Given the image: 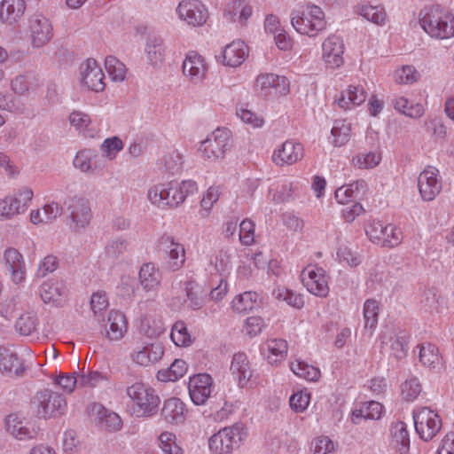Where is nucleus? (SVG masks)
<instances>
[{
    "label": "nucleus",
    "mask_w": 454,
    "mask_h": 454,
    "mask_svg": "<svg viewBox=\"0 0 454 454\" xmlns=\"http://www.w3.org/2000/svg\"><path fill=\"white\" fill-rule=\"evenodd\" d=\"M198 190V184L193 180L187 179L181 182L172 180L150 185L146 192V198L159 209H174L182 205L187 197L197 193Z\"/></svg>",
    "instance_id": "obj_1"
},
{
    "label": "nucleus",
    "mask_w": 454,
    "mask_h": 454,
    "mask_svg": "<svg viewBox=\"0 0 454 454\" xmlns=\"http://www.w3.org/2000/svg\"><path fill=\"white\" fill-rule=\"evenodd\" d=\"M418 19L421 28L431 38L448 40L454 37V15L440 5L424 6Z\"/></svg>",
    "instance_id": "obj_2"
},
{
    "label": "nucleus",
    "mask_w": 454,
    "mask_h": 454,
    "mask_svg": "<svg viewBox=\"0 0 454 454\" xmlns=\"http://www.w3.org/2000/svg\"><path fill=\"white\" fill-rule=\"evenodd\" d=\"M125 392L132 416L140 419L155 414L160 400L149 385L140 380L135 381L126 387Z\"/></svg>",
    "instance_id": "obj_3"
},
{
    "label": "nucleus",
    "mask_w": 454,
    "mask_h": 454,
    "mask_svg": "<svg viewBox=\"0 0 454 454\" xmlns=\"http://www.w3.org/2000/svg\"><path fill=\"white\" fill-rule=\"evenodd\" d=\"M294 30L309 37H315L326 29L327 21L323 9L316 4H307L291 14Z\"/></svg>",
    "instance_id": "obj_4"
},
{
    "label": "nucleus",
    "mask_w": 454,
    "mask_h": 454,
    "mask_svg": "<svg viewBox=\"0 0 454 454\" xmlns=\"http://www.w3.org/2000/svg\"><path fill=\"white\" fill-rule=\"evenodd\" d=\"M30 77L27 74H17L10 80L12 94L0 90V110L12 114H23L27 110L24 98L30 91Z\"/></svg>",
    "instance_id": "obj_5"
},
{
    "label": "nucleus",
    "mask_w": 454,
    "mask_h": 454,
    "mask_svg": "<svg viewBox=\"0 0 454 454\" xmlns=\"http://www.w3.org/2000/svg\"><path fill=\"white\" fill-rule=\"evenodd\" d=\"M246 437V427L240 423H236L211 435L208 439V447L212 454H231L240 446Z\"/></svg>",
    "instance_id": "obj_6"
},
{
    "label": "nucleus",
    "mask_w": 454,
    "mask_h": 454,
    "mask_svg": "<svg viewBox=\"0 0 454 454\" xmlns=\"http://www.w3.org/2000/svg\"><path fill=\"white\" fill-rule=\"evenodd\" d=\"M232 146L231 133L227 129H216L206 139L200 142L198 153L209 161H218Z\"/></svg>",
    "instance_id": "obj_7"
},
{
    "label": "nucleus",
    "mask_w": 454,
    "mask_h": 454,
    "mask_svg": "<svg viewBox=\"0 0 454 454\" xmlns=\"http://www.w3.org/2000/svg\"><path fill=\"white\" fill-rule=\"evenodd\" d=\"M254 93L266 100H276L290 92V81L274 73L259 74L254 83Z\"/></svg>",
    "instance_id": "obj_8"
},
{
    "label": "nucleus",
    "mask_w": 454,
    "mask_h": 454,
    "mask_svg": "<svg viewBox=\"0 0 454 454\" xmlns=\"http://www.w3.org/2000/svg\"><path fill=\"white\" fill-rule=\"evenodd\" d=\"M32 407L38 418L47 419L63 414L67 402L60 394L44 389L35 395Z\"/></svg>",
    "instance_id": "obj_9"
},
{
    "label": "nucleus",
    "mask_w": 454,
    "mask_h": 454,
    "mask_svg": "<svg viewBox=\"0 0 454 454\" xmlns=\"http://www.w3.org/2000/svg\"><path fill=\"white\" fill-rule=\"evenodd\" d=\"M412 415L416 433L424 441L432 440L442 428L441 417L428 407L417 408Z\"/></svg>",
    "instance_id": "obj_10"
},
{
    "label": "nucleus",
    "mask_w": 454,
    "mask_h": 454,
    "mask_svg": "<svg viewBox=\"0 0 454 454\" xmlns=\"http://www.w3.org/2000/svg\"><path fill=\"white\" fill-rule=\"evenodd\" d=\"M304 287L311 294L325 298L329 294V276L317 265H308L301 274Z\"/></svg>",
    "instance_id": "obj_11"
},
{
    "label": "nucleus",
    "mask_w": 454,
    "mask_h": 454,
    "mask_svg": "<svg viewBox=\"0 0 454 454\" xmlns=\"http://www.w3.org/2000/svg\"><path fill=\"white\" fill-rule=\"evenodd\" d=\"M178 19L186 25L197 27L206 24L208 11L200 0H182L176 9Z\"/></svg>",
    "instance_id": "obj_12"
},
{
    "label": "nucleus",
    "mask_w": 454,
    "mask_h": 454,
    "mask_svg": "<svg viewBox=\"0 0 454 454\" xmlns=\"http://www.w3.org/2000/svg\"><path fill=\"white\" fill-rule=\"evenodd\" d=\"M27 31L33 48L45 46L53 36V27L51 21L41 13H35L28 18Z\"/></svg>",
    "instance_id": "obj_13"
},
{
    "label": "nucleus",
    "mask_w": 454,
    "mask_h": 454,
    "mask_svg": "<svg viewBox=\"0 0 454 454\" xmlns=\"http://www.w3.org/2000/svg\"><path fill=\"white\" fill-rule=\"evenodd\" d=\"M69 212V228L72 231L80 232L90 223L91 209L88 199L75 196L70 200L67 205Z\"/></svg>",
    "instance_id": "obj_14"
},
{
    "label": "nucleus",
    "mask_w": 454,
    "mask_h": 454,
    "mask_svg": "<svg viewBox=\"0 0 454 454\" xmlns=\"http://www.w3.org/2000/svg\"><path fill=\"white\" fill-rule=\"evenodd\" d=\"M418 188L424 201L434 200L442 189L440 171L432 166L425 168L418 176Z\"/></svg>",
    "instance_id": "obj_15"
},
{
    "label": "nucleus",
    "mask_w": 454,
    "mask_h": 454,
    "mask_svg": "<svg viewBox=\"0 0 454 454\" xmlns=\"http://www.w3.org/2000/svg\"><path fill=\"white\" fill-rule=\"evenodd\" d=\"M208 72V63L205 57L195 51H189L182 63L184 78L194 84L204 81Z\"/></svg>",
    "instance_id": "obj_16"
},
{
    "label": "nucleus",
    "mask_w": 454,
    "mask_h": 454,
    "mask_svg": "<svg viewBox=\"0 0 454 454\" xmlns=\"http://www.w3.org/2000/svg\"><path fill=\"white\" fill-rule=\"evenodd\" d=\"M81 85L91 91L101 92L106 88L105 74L94 59H88L80 66Z\"/></svg>",
    "instance_id": "obj_17"
},
{
    "label": "nucleus",
    "mask_w": 454,
    "mask_h": 454,
    "mask_svg": "<svg viewBox=\"0 0 454 454\" xmlns=\"http://www.w3.org/2000/svg\"><path fill=\"white\" fill-rule=\"evenodd\" d=\"M304 156L303 145L294 139H287L278 145L271 155L277 166H290L300 161Z\"/></svg>",
    "instance_id": "obj_18"
},
{
    "label": "nucleus",
    "mask_w": 454,
    "mask_h": 454,
    "mask_svg": "<svg viewBox=\"0 0 454 454\" xmlns=\"http://www.w3.org/2000/svg\"><path fill=\"white\" fill-rule=\"evenodd\" d=\"M322 60L331 69L340 67L344 64L345 44L341 37L328 35L322 43Z\"/></svg>",
    "instance_id": "obj_19"
},
{
    "label": "nucleus",
    "mask_w": 454,
    "mask_h": 454,
    "mask_svg": "<svg viewBox=\"0 0 454 454\" xmlns=\"http://www.w3.org/2000/svg\"><path fill=\"white\" fill-rule=\"evenodd\" d=\"M159 247L167 255L166 263L169 270L176 271L183 268L186 261V252L183 244L173 236L163 235L159 239Z\"/></svg>",
    "instance_id": "obj_20"
},
{
    "label": "nucleus",
    "mask_w": 454,
    "mask_h": 454,
    "mask_svg": "<svg viewBox=\"0 0 454 454\" xmlns=\"http://www.w3.org/2000/svg\"><path fill=\"white\" fill-rule=\"evenodd\" d=\"M214 387L213 378L207 373H198L189 379L188 391L195 405H204L210 397Z\"/></svg>",
    "instance_id": "obj_21"
},
{
    "label": "nucleus",
    "mask_w": 454,
    "mask_h": 454,
    "mask_svg": "<svg viewBox=\"0 0 454 454\" xmlns=\"http://www.w3.org/2000/svg\"><path fill=\"white\" fill-rule=\"evenodd\" d=\"M74 167L86 175H93L105 169V160L99 153L90 148L80 150L73 160Z\"/></svg>",
    "instance_id": "obj_22"
},
{
    "label": "nucleus",
    "mask_w": 454,
    "mask_h": 454,
    "mask_svg": "<svg viewBox=\"0 0 454 454\" xmlns=\"http://www.w3.org/2000/svg\"><path fill=\"white\" fill-rule=\"evenodd\" d=\"M164 355V347L161 343H142L137 345L130 353V359L140 366H149L159 362Z\"/></svg>",
    "instance_id": "obj_23"
},
{
    "label": "nucleus",
    "mask_w": 454,
    "mask_h": 454,
    "mask_svg": "<svg viewBox=\"0 0 454 454\" xmlns=\"http://www.w3.org/2000/svg\"><path fill=\"white\" fill-rule=\"evenodd\" d=\"M231 253L228 249H219L207 257L205 271L210 276L226 278L232 270Z\"/></svg>",
    "instance_id": "obj_24"
},
{
    "label": "nucleus",
    "mask_w": 454,
    "mask_h": 454,
    "mask_svg": "<svg viewBox=\"0 0 454 454\" xmlns=\"http://www.w3.org/2000/svg\"><path fill=\"white\" fill-rule=\"evenodd\" d=\"M5 428L9 434L19 441L34 440L40 431L38 427L25 421L18 414H10L6 417Z\"/></svg>",
    "instance_id": "obj_25"
},
{
    "label": "nucleus",
    "mask_w": 454,
    "mask_h": 454,
    "mask_svg": "<svg viewBox=\"0 0 454 454\" xmlns=\"http://www.w3.org/2000/svg\"><path fill=\"white\" fill-rule=\"evenodd\" d=\"M128 320L120 310H111L107 317V322L104 325L102 334L109 342L121 340L128 333Z\"/></svg>",
    "instance_id": "obj_26"
},
{
    "label": "nucleus",
    "mask_w": 454,
    "mask_h": 454,
    "mask_svg": "<svg viewBox=\"0 0 454 454\" xmlns=\"http://www.w3.org/2000/svg\"><path fill=\"white\" fill-rule=\"evenodd\" d=\"M26 10L25 0H1L0 23L10 27H17L23 20Z\"/></svg>",
    "instance_id": "obj_27"
},
{
    "label": "nucleus",
    "mask_w": 454,
    "mask_h": 454,
    "mask_svg": "<svg viewBox=\"0 0 454 454\" xmlns=\"http://www.w3.org/2000/svg\"><path fill=\"white\" fill-rule=\"evenodd\" d=\"M414 355L417 356L421 366L439 372L444 367V363L438 348L430 342H422L414 348Z\"/></svg>",
    "instance_id": "obj_28"
},
{
    "label": "nucleus",
    "mask_w": 454,
    "mask_h": 454,
    "mask_svg": "<svg viewBox=\"0 0 454 454\" xmlns=\"http://www.w3.org/2000/svg\"><path fill=\"white\" fill-rule=\"evenodd\" d=\"M248 47L245 42L235 40L227 44L217 56V60L230 67H239L248 56Z\"/></svg>",
    "instance_id": "obj_29"
},
{
    "label": "nucleus",
    "mask_w": 454,
    "mask_h": 454,
    "mask_svg": "<svg viewBox=\"0 0 454 454\" xmlns=\"http://www.w3.org/2000/svg\"><path fill=\"white\" fill-rule=\"evenodd\" d=\"M39 295L44 303L61 306L67 296V288L61 280L48 279L41 285Z\"/></svg>",
    "instance_id": "obj_30"
},
{
    "label": "nucleus",
    "mask_w": 454,
    "mask_h": 454,
    "mask_svg": "<svg viewBox=\"0 0 454 454\" xmlns=\"http://www.w3.org/2000/svg\"><path fill=\"white\" fill-rule=\"evenodd\" d=\"M162 419L171 426H179L185 422L188 416L186 404L179 398L165 400L160 411Z\"/></svg>",
    "instance_id": "obj_31"
},
{
    "label": "nucleus",
    "mask_w": 454,
    "mask_h": 454,
    "mask_svg": "<svg viewBox=\"0 0 454 454\" xmlns=\"http://www.w3.org/2000/svg\"><path fill=\"white\" fill-rule=\"evenodd\" d=\"M144 54L147 65L153 68L162 67L166 57L164 40L156 35H148L144 46Z\"/></svg>",
    "instance_id": "obj_32"
},
{
    "label": "nucleus",
    "mask_w": 454,
    "mask_h": 454,
    "mask_svg": "<svg viewBox=\"0 0 454 454\" xmlns=\"http://www.w3.org/2000/svg\"><path fill=\"white\" fill-rule=\"evenodd\" d=\"M4 261L11 273L12 281L20 285L26 279L27 269L23 255L19 250L8 247L4 252Z\"/></svg>",
    "instance_id": "obj_33"
},
{
    "label": "nucleus",
    "mask_w": 454,
    "mask_h": 454,
    "mask_svg": "<svg viewBox=\"0 0 454 454\" xmlns=\"http://www.w3.org/2000/svg\"><path fill=\"white\" fill-rule=\"evenodd\" d=\"M288 343L281 338H271L262 345V353L271 365H278L287 356Z\"/></svg>",
    "instance_id": "obj_34"
},
{
    "label": "nucleus",
    "mask_w": 454,
    "mask_h": 454,
    "mask_svg": "<svg viewBox=\"0 0 454 454\" xmlns=\"http://www.w3.org/2000/svg\"><path fill=\"white\" fill-rule=\"evenodd\" d=\"M162 274L153 262L142 264L138 272L139 284L146 293H156L161 283Z\"/></svg>",
    "instance_id": "obj_35"
},
{
    "label": "nucleus",
    "mask_w": 454,
    "mask_h": 454,
    "mask_svg": "<svg viewBox=\"0 0 454 454\" xmlns=\"http://www.w3.org/2000/svg\"><path fill=\"white\" fill-rule=\"evenodd\" d=\"M381 343L389 346L392 354L398 359L406 356L408 335L403 331L386 330L380 335Z\"/></svg>",
    "instance_id": "obj_36"
},
{
    "label": "nucleus",
    "mask_w": 454,
    "mask_h": 454,
    "mask_svg": "<svg viewBox=\"0 0 454 454\" xmlns=\"http://www.w3.org/2000/svg\"><path fill=\"white\" fill-rule=\"evenodd\" d=\"M367 98V93L361 85H349L340 93L337 99L340 108L348 111L361 106Z\"/></svg>",
    "instance_id": "obj_37"
},
{
    "label": "nucleus",
    "mask_w": 454,
    "mask_h": 454,
    "mask_svg": "<svg viewBox=\"0 0 454 454\" xmlns=\"http://www.w3.org/2000/svg\"><path fill=\"white\" fill-rule=\"evenodd\" d=\"M24 364L12 347L0 346V372L2 373L20 375Z\"/></svg>",
    "instance_id": "obj_38"
},
{
    "label": "nucleus",
    "mask_w": 454,
    "mask_h": 454,
    "mask_svg": "<svg viewBox=\"0 0 454 454\" xmlns=\"http://www.w3.org/2000/svg\"><path fill=\"white\" fill-rule=\"evenodd\" d=\"M355 12L365 20L377 26H385L387 22V12L381 4L373 5L369 2H361L356 4Z\"/></svg>",
    "instance_id": "obj_39"
},
{
    "label": "nucleus",
    "mask_w": 454,
    "mask_h": 454,
    "mask_svg": "<svg viewBox=\"0 0 454 454\" xmlns=\"http://www.w3.org/2000/svg\"><path fill=\"white\" fill-rule=\"evenodd\" d=\"M384 413L383 405L376 401H369L360 403V405L352 410L351 421L353 424H359L364 419H380Z\"/></svg>",
    "instance_id": "obj_40"
},
{
    "label": "nucleus",
    "mask_w": 454,
    "mask_h": 454,
    "mask_svg": "<svg viewBox=\"0 0 454 454\" xmlns=\"http://www.w3.org/2000/svg\"><path fill=\"white\" fill-rule=\"evenodd\" d=\"M67 121L78 133L88 137H95L96 129L93 127V121L89 114L74 109L69 114Z\"/></svg>",
    "instance_id": "obj_41"
},
{
    "label": "nucleus",
    "mask_w": 454,
    "mask_h": 454,
    "mask_svg": "<svg viewBox=\"0 0 454 454\" xmlns=\"http://www.w3.org/2000/svg\"><path fill=\"white\" fill-rule=\"evenodd\" d=\"M43 215H41V209H34L30 212V222L35 225L48 224L54 222L62 214V206L56 201H48L43 207Z\"/></svg>",
    "instance_id": "obj_42"
},
{
    "label": "nucleus",
    "mask_w": 454,
    "mask_h": 454,
    "mask_svg": "<svg viewBox=\"0 0 454 454\" xmlns=\"http://www.w3.org/2000/svg\"><path fill=\"white\" fill-rule=\"evenodd\" d=\"M230 370L241 387L246 386L252 376L248 357L244 353H237L233 356Z\"/></svg>",
    "instance_id": "obj_43"
},
{
    "label": "nucleus",
    "mask_w": 454,
    "mask_h": 454,
    "mask_svg": "<svg viewBox=\"0 0 454 454\" xmlns=\"http://www.w3.org/2000/svg\"><path fill=\"white\" fill-rule=\"evenodd\" d=\"M252 13L251 5L240 0H233L226 5L223 15L230 22L245 24Z\"/></svg>",
    "instance_id": "obj_44"
},
{
    "label": "nucleus",
    "mask_w": 454,
    "mask_h": 454,
    "mask_svg": "<svg viewBox=\"0 0 454 454\" xmlns=\"http://www.w3.org/2000/svg\"><path fill=\"white\" fill-rule=\"evenodd\" d=\"M391 104L395 111L410 118H419L425 112L422 104L411 101L408 98L400 94L393 97Z\"/></svg>",
    "instance_id": "obj_45"
},
{
    "label": "nucleus",
    "mask_w": 454,
    "mask_h": 454,
    "mask_svg": "<svg viewBox=\"0 0 454 454\" xmlns=\"http://www.w3.org/2000/svg\"><path fill=\"white\" fill-rule=\"evenodd\" d=\"M289 367L294 375L307 381H317L320 378L321 373L317 367L309 364L300 358L291 360Z\"/></svg>",
    "instance_id": "obj_46"
},
{
    "label": "nucleus",
    "mask_w": 454,
    "mask_h": 454,
    "mask_svg": "<svg viewBox=\"0 0 454 454\" xmlns=\"http://www.w3.org/2000/svg\"><path fill=\"white\" fill-rule=\"evenodd\" d=\"M261 302V295L255 292H244L237 295L231 302V307L238 313H246L256 308Z\"/></svg>",
    "instance_id": "obj_47"
},
{
    "label": "nucleus",
    "mask_w": 454,
    "mask_h": 454,
    "mask_svg": "<svg viewBox=\"0 0 454 454\" xmlns=\"http://www.w3.org/2000/svg\"><path fill=\"white\" fill-rule=\"evenodd\" d=\"M392 79L398 85H411L420 79V73L412 65H402L394 69Z\"/></svg>",
    "instance_id": "obj_48"
},
{
    "label": "nucleus",
    "mask_w": 454,
    "mask_h": 454,
    "mask_svg": "<svg viewBox=\"0 0 454 454\" xmlns=\"http://www.w3.org/2000/svg\"><path fill=\"white\" fill-rule=\"evenodd\" d=\"M187 371V363L183 359H176L168 368L157 372V379L163 382L176 381L184 377Z\"/></svg>",
    "instance_id": "obj_49"
},
{
    "label": "nucleus",
    "mask_w": 454,
    "mask_h": 454,
    "mask_svg": "<svg viewBox=\"0 0 454 454\" xmlns=\"http://www.w3.org/2000/svg\"><path fill=\"white\" fill-rule=\"evenodd\" d=\"M184 292L189 308L200 309L205 305L206 298L200 286L195 280L189 279L185 282Z\"/></svg>",
    "instance_id": "obj_50"
},
{
    "label": "nucleus",
    "mask_w": 454,
    "mask_h": 454,
    "mask_svg": "<svg viewBox=\"0 0 454 454\" xmlns=\"http://www.w3.org/2000/svg\"><path fill=\"white\" fill-rule=\"evenodd\" d=\"M272 296L278 301H284L297 309L304 306L303 298L300 294L283 286H276L272 291Z\"/></svg>",
    "instance_id": "obj_51"
},
{
    "label": "nucleus",
    "mask_w": 454,
    "mask_h": 454,
    "mask_svg": "<svg viewBox=\"0 0 454 454\" xmlns=\"http://www.w3.org/2000/svg\"><path fill=\"white\" fill-rule=\"evenodd\" d=\"M139 330L146 337L153 339L165 331V325L161 318L145 315L140 320Z\"/></svg>",
    "instance_id": "obj_52"
},
{
    "label": "nucleus",
    "mask_w": 454,
    "mask_h": 454,
    "mask_svg": "<svg viewBox=\"0 0 454 454\" xmlns=\"http://www.w3.org/2000/svg\"><path fill=\"white\" fill-rule=\"evenodd\" d=\"M381 153L378 151L361 152L353 156L351 164L358 169H372L381 161Z\"/></svg>",
    "instance_id": "obj_53"
},
{
    "label": "nucleus",
    "mask_w": 454,
    "mask_h": 454,
    "mask_svg": "<svg viewBox=\"0 0 454 454\" xmlns=\"http://www.w3.org/2000/svg\"><path fill=\"white\" fill-rule=\"evenodd\" d=\"M392 444L400 452H406L410 446L409 432L404 422L397 421L391 427Z\"/></svg>",
    "instance_id": "obj_54"
},
{
    "label": "nucleus",
    "mask_w": 454,
    "mask_h": 454,
    "mask_svg": "<svg viewBox=\"0 0 454 454\" xmlns=\"http://www.w3.org/2000/svg\"><path fill=\"white\" fill-rule=\"evenodd\" d=\"M350 124L346 121H335L331 130L329 142L336 147L346 145L350 138Z\"/></svg>",
    "instance_id": "obj_55"
},
{
    "label": "nucleus",
    "mask_w": 454,
    "mask_h": 454,
    "mask_svg": "<svg viewBox=\"0 0 454 454\" xmlns=\"http://www.w3.org/2000/svg\"><path fill=\"white\" fill-rule=\"evenodd\" d=\"M94 411L98 414V422L101 427L111 431H116L121 427V419L117 413L106 409L101 404H96Z\"/></svg>",
    "instance_id": "obj_56"
},
{
    "label": "nucleus",
    "mask_w": 454,
    "mask_h": 454,
    "mask_svg": "<svg viewBox=\"0 0 454 454\" xmlns=\"http://www.w3.org/2000/svg\"><path fill=\"white\" fill-rule=\"evenodd\" d=\"M18 215L24 214L30 207L34 199V192L29 187H22L9 195Z\"/></svg>",
    "instance_id": "obj_57"
},
{
    "label": "nucleus",
    "mask_w": 454,
    "mask_h": 454,
    "mask_svg": "<svg viewBox=\"0 0 454 454\" xmlns=\"http://www.w3.org/2000/svg\"><path fill=\"white\" fill-rule=\"evenodd\" d=\"M183 163V154L174 148L168 150L160 160V165L171 174L178 172Z\"/></svg>",
    "instance_id": "obj_58"
},
{
    "label": "nucleus",
    "mask_w": 454,
    "mask_h": 454,
    "mask_svg": "<svg viewBox=\"0 0 454 454\" xmlns=\"http://www.w3.org/2000/svg\"><path fill=\"white\" fill-rule=\"evenodd\" d=\"M124 147L122 140L119 137L106 138L99 146L103 159L114 160Z\"/></svg>",
    "instance_id": "obj_59"
},
{
    "label": "nucleus",
    "mask_w": 454,
    "mask_h": 454,
    "mask_svg": "<svg viewBox=\"0 0 454 454\" xmlns=\"http://www.w3.org/2000/svg\"><path fill=\"white\" fill-rule=\"evenodd\" d=\"M158 446L164 454H183L182 448L176 442V434L169 431L160 434Z\"/></svg>",
    "instance_id": "obj_60"
},
{
    "label": "nucleus",
    "mask_w": 454,
    "mask_h": 454,
    "mask_svg": "<svg viewBox=\"0 0 454 454\" xmlns=\"http://www.w3.org/2000/svg\"><path fill=\"white\" fill-rule=\"evenodd\" d=\"M170 339L177 347H188L193 340L188 332L186 325L182 321H178L173 325Z\"/></svg>",
    "instance_id": "obj_61"
},
{
    "label": "nucleus",
    "mask_w": 454,
    "mask_h": 454,
    "mask_svg": "<svg viewBox=\"0 0 454 454\" xmlns=\"http://www.w3.org/2000/svg\"><path fill=\"white\" fill-rule=\"evenodd\" d=\"M236 115L244 124L253 129H260L265 123L264 118L261 114L253 112L244 106H237Z\"/></svg>",
    "instance_id": "obj_62"
},
{
    "label": "nucleus",
    "mask_w": 454,
    "mask_h": 454,
    "mask_svg": "<svg viewBox=\"0 0 454 454\" xmlns=\"http://www.w3.org/2000/svg\"><path fill=\"white\" fill-rule=\"evenodd\" d=\"M106 72L112 81L120 82L124 81L127 69L125 65L114 56L106 57L105 60Z\"/></svg>",
    "instance_id": "obj_63"
},
{
    "label": "nucleus",
    "mask_w": 454,
    "mask_h": 454,
    "mask_svg": "<svg viewBox=\"0 0 454 454\" xmlns=\"http://www.w3.org/2000/svg\"><path fill=\"white\" fill-rule=\"evenodd\" d=\"M422 391V386L420 381L416 377H411L407 379L401 385V395L402 398L406 402L415 401Z\"/></svg>",
    "instance_id": "obj_64"
}]
</instances>
